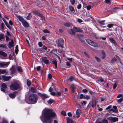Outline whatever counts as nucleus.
Listing matches in <instances>:
<instances>
[{"label": "nucleus", "mask_w": 123, "mask_h": 123, "mask_svg": "<svg viewBox=\"0 0 123 123\" xmlns=\"http://www.w3.org/2000/svg\"><path fill=\"white\" fill-rule=\"evenodd\" d=\"M55 116V113L52 110L45 109L43 111L40 118L43 123H52L51 117H54Z\"/></svg>", "instance_id": "obj_1"}, {"label": "nucleus", "mask_w": 123, "mask_h": 123, "mask_svg": "<svg viewBox=\"0 0 123 123\" xmlns=\"http://www.w3.org/2000/svg\"><path fill=\"white\" fill-rule=\"evenodd\" d=\"M21 87L20 82L18 80H14L10 86V89L15 91L19 89Z\"/></svg>", "instance_id": "obj_2"}, {"label": "nucleus", "mask_w": 123, "mask_h": 123, "mask_svg": "<svg viewBox=\"0 0 123 123\" xmlns=\"http://www.w3.org/2000/svg\"><path fill=\"white\" fill-rule=\"evenodd\" d=\"M29 101L32 102V104H35L37 102V95L34 94H32L30 95L29 97Z\"/></svg>", "instance_id": "obj_3"}, {"label": "nucleus", "mask_w": 123, "mask_h": 123, "mask_svg": "<svg viewBox=\"0 0 123 123\" xmlns=\"http://www.w3.org/2000/svg\"><path fill=\"white\" fill-rule=\"evenodd\" d=\"M17 18L21 22L23 25L25 27H29V24L22 17L20 16H17Z\"/></svg>", "instance_id": "obj_4"}, {"label": "nucleus", "mask_w": 123, "mask_h": 123, "mask_svg": "<svg viewBox=\"0 0 123 123\" xmlns=\"http://www.w3.org/2000/svg\"><path fill=\"white\" fill-rule=\"evenodd\" d=\"M38 94L39 96L44 101L46 98H49V95L47 94L43 93H38Z\"/></svg>", "instance_id": "obj_5"}, {"label": "nucleus", "mask_w": 123, "mask_h": 123, "mask_svg": "<svg viewBox=\"0 0 123 123\" xmlns=\"http://www.w3.org/2000/svg\"><path fill=\"white\" fill-rule=\"evenodd\" d=\"M86 42L87 43L90 45L93 46L95 47H98V45L95 42L91 41L90 40H86Z\"/></svg>", "instance_id": "obj_6"}, {"label": "nucleus", "mask_w": 123, "mask_h": 123, "mask_svg": "<svg viewBox=\"0 0 123 123\" xmlns=\"http://www.w3.org/2000/svg\"><path fill=\"white\" fill-rule=\"evenodd\" d=\"M10 64V62H1L0 63V67L2 68L7 67Z\"/></svg>", "instance_id": "obj_7"}, {"label": "nucleus", "mask_w": 123, "mask_h": 123, "mask_svg": "<svg viewBox=\"0 0 123 123\" xmlns=\"http://www.w3.org/2000/svg\"><path fill=\"white\" fill-rule=\"evenodd\" d=\"M108 119L113 122H115L118 120L117 118L112 117H108Z\"/></svg>", "instance_id": "obj_8"}, {"label": "nucleus", "mask_w": 123, "mask_h": 123, "mask_svg": "<svg viewBox=\"0 0 123 123\" xmlns=\"http://www.w3.org/2000/svg\"><path fill=\"white\" fill-rule=\"evenodd\" d=\"M41 59L42 61L45 64H47L49 63V61L46 57H42Z\"/></svg>", "instance_id": "obj_9"}, {"label": "nucleus", "mask_w": 123, "mask_h": 123, "mask_svg": "<svg viewBox=\"0 0 123 123\" xmlns=\"http://www.w3.org/2000/svg\"><path fill=\"white\" fill-rule=\"evenodd\" d=\"M2 87L1 88V90L3 92H5V90L4 89H6L7 88V85L5 83H3L2 85Z\"/></svg>", "instance_id": "obj_10"}, {"label": "nucleus", "mask_w": 123, "mask_h": 123, "mask_svg": "<svg viewBox=\"0 0 123 123\" xmlns=\"http://www.w3.org/2000/svg\"><path fill=\"white\" fill-rule=\"evenodd\" d=\"M15 66L14 65L12 66L10 69L11 71V73L12 74H14L16 71Z\"/></svg>", "instance_id": "obj_11"}, {"label": "nucleus", "mask_w": 123, "mask_h": 123, "mask_svg": "<svg viewBox=\"0 0 123 123\" xmlns=\"http://www.w3.org/2000/svg\"><path fill=\"white\" fill-rule=\"evenodd\" d=\"M64 41L63 39H62L61 41H60L58 45V47H61L63 48L64 44Z\"/></svg>", "instance_id": "obj_12"}, {"label": "nucleus", "mask_w": 123, "mask_h": 123, "mask_svg": "<svg viewBox=\"0 0 123 123\" xmlns=\"http://www.w3.org/2000/svg\"><path fill=\"white\" fill-rule=\"evenodd\" d=\"M0 55L3 56L4 57L2 58L3 59H6V58L7 55V54L6 53L4 52L0 51Z\"/></svg>", "instance_id": "obj_13"}, {"label": "nucleus", "mask_w": 123, "mask_h": 123, "mask_svg": "<svg viewBox=\"0 0 123 123\" xmlns=\"http://www.w3.org/2000/svg\"><path fill=\"white\" fill-rule=\"evenodd\" d=\"M17 93L16 92H13L12 93H10L9 94V96L12 98H15L16 94Z\"/></svg>", "instance_id": "obj_14"}, {"label": "nucleus", "mask_w": 123, "mask_h": 123, "mask_svg": "<svg viewBox=\"0 0 123 123\" xmlns=\"http://www.w3.org/2000/svg\"><path fill=\"white\" fill-rule=\"evenodd\" d=\"M8 45L9 48L10 49H11V47L14 46V42L12 39L11 41L9 42Z\"/></svg>", "instance_id": "obj_15"}, {"label": "nucleus", "mask_w": 123, "mask_h": 123, "mask_svg": "<svg viewBox=\"0 0 123 123\" xmlns=\"http://www.w3.org/2000/svg\"><path fill=\"white\" fill-rule=\"evenodd\" d=\"M73 29L74 31L76 32H83V31L82 30L80 29L79 28L76 27H74Z\"/></svg>", "instance_id": "obj_16"}, {"label": "nucleus", "mask_w": 123, "mask_h": 123, "mask_svg": "<svg viewBox=\"0 0 123 123\" xmlns=\"http://www.w3.org/2000/svg\"><path fill=\"white\" fill-rule=\"evenodd\" d=\"M33 13L34 14H35L36 15H38L39 16H40L43 19L44 18V17L41 14H40L36 11H33Z\"/></svg>", "instance_id": "obj_17"}, {"label": "nucleus", "mask_w": 123, "mask_h": 123, "mask_svg": "<svg viewBox=\"0 0 123 123\" xmlns=\"http://www.w3.org/2000/svg\"><path fill=\"white\" fill-rule=\"evenodd\" d=\"M11 77L10 76H2V79L5 81H7L10 80Z\"/></svg>", "instance_id": "obj_18"}, {"label": "nucleus", "mask_w": 123, "mask_h": 123, "mask_svg": "<svg viewBox=\"0 0 123 123\" xmlns=\"http://www.w3.org/2000/svg\"><path fill=\"white\" fill-rule=\"evenodd\" d=\"M117 107L116 106H113L112 107L110 110V111H113L115 112H117L118 111L117 110Z\"/></svg>", "instance_id": "obj_19"}, {"label": "nucleus", "mask_w": 123, "mask_h": 123, "mask_svg": "<svg viewBox=\"0 0 123 123\" xmlns=\"http://www.w3.org/2000/svg\"><path fill=\"white\" fill-rule=\"evenodd\" d=\"M80 109H77L76 111V117L78 118L80 116Z\"/></svg>", "instance_id": "obj_20"}, {"label": "nucleus", "mask_w": 123, "mask_h": 123, "mask_svg": "<svg viewBox=\"0 0 123 123\" xmlns=\"http://www.w3.org/2000/svg\"><path fill=\"white\" fill-rule=\"evenodd\" d=\"M68 32L70 34L72 35H74L75 33V32L72 29L68 30Z\"/></svg>", "instance_id": "obj_21"}, {"label": "nucleus", "mask_w": 123, "mask_h": 123, "mask_svg": "<svg viewBox=\"0 0 123 123\" xmlns=\"http://www.w3.org/2000/svg\"><path fill=\"white\" fill-rule=\"evenodd\" d=\"M71 87L72 89V92L73 93H74L75 92L76 89L75 87V85L74 84L72 85L71 86Z\"/></svg>", "instance_id": "obj_22"}, {"label": "nucleus", "mask_w": 123, "mask_h": 123, "mask_svg": "<svg viewBox=\"0 0 123 123\" xmlns=\"http://www.w3.org/2000/svg\"><path fill=\"white\" fill-rule=\"evenodd\" d=\"M57 60L53 61L52 63L55 65V67L56 68H57Z\"/></svg>", "instance_id": "obj_23"}, {"label": "nucleus", "mask_w": 123, "mask_h": 123, "mask_svg": "<svg viewBox=\"0 0 123 123\" xmlns=\"http://www.w3.org/2000/svg\"><path fill=\"white\" fill-rule=\"evenodd\" d=\"M55 102V101L53 99H50L49 100L48 102L49 104L50 105Z\"/></svg>", "instance_id": "obj_24"}, {"label": "nucleus", "mask_w": 123, "mask_h": 123, "mask_svg": "<svg viewBox=\"0 0 123 123\" xmlns=\"http://www.w3.org/2000/svg\"><path fill=\"white\" fill-rule=\"evenodd\" d=\"M31 91L33 93H35L37 91L36 89L33 87H31Z\"/></svg>", "instance_id": "obj_25"}, {"label": "nucleus", "mask_w": 123, "mask_h": 123, "mask_svg": "<svg viewBox=\"0 0 123 123\" xmlns=\"http://www.w3.org/2000/svg\"><path fill=\"white\" fill-rule=\"evenodd\" d=\"M109 39L110 41L113 44H115L116 43L115 41L113 38H109Z\"/></svg>", "instance_id": "obj_26"}, {"label": "nucleus", "mask_w": 123, "mask_h": 123, "mask_svg": "<svg viewBox=\"0 0 123 123\" xmlns=\"http://www.w3.org/2000/svg\"><path fill=\"white\" fill-rule=\"evenodd\" d=\"M15 53L16 54H17L19 51L18 49V45H17L15 47Z\"/></svg>", "instance_id": "obj_27"}, {"label": "nucleus", "mask_w": 123, "mask_h": 123, "mask_svg": "<svg viewBox=\"0 0 123 123\" xmlns=\"http://www.w3.org/2000/svg\"><path fill=\"white\" fill-rule=\"evenodd\" d=\"M117 60V59L115 57L113 58L111 60V62L113 63L115 62Z\"/></svg>", "instance_id": "obj_28"}, {"label": "nucleus", "mask_w": 123, "mask_h": 123, "mask_svg": "<svg viewBox=\"0 0 123 123\" xmlns=\"http://www.w3.org/2000/svg\"><path fill=\"white\" fill-rule=\"evenodd\" d=\"M67 123H74L73 122L72 120L70 119L69 118H67Z\"/></svg>", "instance_id": "obj_29"}, {"label": "nucleus", "mask_w": 123, "mask_h": 123, "mask_svg": "<svg viewBox=\"0 0 123 123\" xmlns=\"http://www.w3.org/2000/svg\"><path fill=\"white\" fill-rule=\"evenodd\" d=\"M70 10L72 12L74 11L75 10L74 7L72 6H69Z\"/></svg>", "instance_id": "obj_30"}, {"label": "nucleus", "mask_w": 123, "mask_h": 123, "mask_svg": "<svg viewBox=\"0 0 123 123\" xmlns=\"http://www.w3.org/2000/svg\"><path fill=\"white\" fill-rule=\"evenodd\" d=\"M4 35L3 34H0V41H2V39H4Z\"/></svg>", "instance_id": "obj_31"}, {"label": "nucleus", "mask_w": 123, "mask_h": 123, "mask_svg": "<svg viewBox=\"0 0 123 123\" xmlns=\"http://www.w3.org/2000/svg\"><path fill=\"white\" fill-rule=\"evenodd\" d=\"M18 71L19 72H23V70L22 68L20 66H18L17 68Z\"/></svg>", "instance_id": "obj_32"}, {"label": "nucleus", "mask_w": 123, "mask_h": 123, "mask_svg": "<svg viewBox=\"0 0 123 123\" xmlns=\"http://www.w3.org/2000/svg\"><path fill=\"white\" fill-rule=\"evenodd\" d=\"M104 2L106 3L109 4H110L111 3L110 0H105Z\"/></svg>", "instance_id": "obj_33"}, {"label": "nucleus", "mask_w": 123, "mask_h": 123, "mask_svg": "<svg viewBox=\"0 0 123 123\" xmlns=\"http://www.w3.org/2000/svg\"><path fill=\"white\" fill-rule=\"evenodd\" d=\"M6 73V70L2 69L0 70V74H4Z\"/></svg>", "instance_id": "obj_34"}, {"label": "nucleus", "mask_w": 123, "mask_h": 123, "mask_svg": "<svg viewBox=\"0 0 123 123\" xmlns=\"http://www.w3.org/2000/svg\"><path fill=\"white\" fill-rule=\"evenodd\" d=\"M31 17V13H29L28 15L26 17V19L28 20H30V18Z\"/></svg>", "instance_id": "obj_35"}, {"label": "nucleus", "mask_w": 123, "mask_h": 123, "mask_svg": "<svg viewBox=\"0 0 123 123\" xmlns=\"http://www.w3.org/2000/svg\"><path fill=\"white\" fill-rule=\"evenodd\" d=\"M56 94L57 96H61V92L58 91L56 92Z\"/></svg>", "instance_id": "obj_36"}, {"label": "nucleus", "mask_w": 123, "mask_h": 123, "mask_svg": "<svg viewBox=\"0 0 123 123\" xmlns=\"http://www.w3.org/2000/svg\"><path fill=\"white\" fill-rule=\"evenodd\" d=\"M96 104L94 101H92V107H94L96 106Z\"/></svg>", "instance_id": "obj_37"}, {"label": "nucleus", "mask_w": 123, "mask_h": 123, "mask_svg": "<svg viewBox=\"0 0 123 123\" xmlns=\"http://www.w3.org/2000/svg\"><path fill=\"white\" fill-rule=\"evenodd\" d=\"M74 80V77L72 76H70L68 79V80H69L70 81H73Z\"/></svg>", "instance_id": "obj_38"}, {"label": "nucleus", "mask_w": 123, "mask_h": 123, "mask_svg": "<svg viewBox=\"0 0 123 123\" xmlns=\"http://www.w3.org/2000/svg\"><path fill=\"white\" fill-rule=\"evenodd\" d=\"M64 24L65 26H66L69 27L70 26V24L68 23H64Z\"/></svg>", "instance_id": "obj_39"}, {"label": "nucleus", "mask_w": 123, "mask_h": 123, "mask_svg": "<svg viewBox=\"0 0 123 123\" xmlns=\"http://www.w3.org/2000/svg\"><path fill=\"white\" fill-rule=\"evenodd\" d=\"M113 25L112 24H108L107 26V27L109 28H111L113 27Z\"/></svg>", "instance_id": "obj_40"}, {"label": "nucleus", "mask_w": 123, "mask_h": 123, "mask_svg": "<svg viewBox=\"0 0 123 123\" xmlns=\"http://www.w3.org/2000/svg\"><path fill=\"white\" fill-rule=\"evenodd\" d=\"M105 21V20H102L101 21H99V23L102 25H104V22Z\"/></svg>", "instance_id": "obj_41"}, {"label": "nucleus", "mask_w": 123, "mask_h": 123, "mask_svg": "<svg viewBox=\"0 0 123 123\" xmlns=\"http://www.w3.org/2000/svg\"><path fill=\"white\" fill-rule=\"evenodd\" d=\"M61 114L64 116H66V112L64 111H62L61 112Z\"/></svg>", "instance_id": "obj_42"}, {"label": "nucleus", "mask_w": 123, "mask_h": 123, "mask_svg": "<svg viewBox=\"0 0 123 123\" xmlns=\"http://www.w3.org/2000/svg\"><path fill=\"white\" fill-rule=\"evenodd\" d=\"M6 45L0 44V47L2 48H6Z\"/></svg>", "instance_id": "obj_43"}, {"label": "nucleus", "mask_w": 123, "mask_h": 123, "mask_svg": "<svg viewBox=\"0 0 123 123\" xmlns=\"http://www.w3.org/2000/svg\"><path fill=\"white\" fill-rule=\"evenodd\" d=\"M90 98V96L88 95H86V96H84V98L85 99H86L88 100Z\"/></svg>", "instance_id": "obj_44"}, {"label": "nucleus", "mask_w": 123, "mask_h": 123, "mask_svg": "<svg viewBox=\"0 0 123 123\" xmlns=\"http://www.w3.org/2000/svg\"><path fill=\"white\" fill-rule=\"evenodd\" d=\"M117 82H115L114 84L113 85V88L114 89H115L117 87Z\"/></svg>", "instance_id": "obj_45"}, {"label": "nucleus", "mask_w": 123, "mask_h": 123, "mask_svg": "<svg viewBox=\"0 0 123 123\" xmlns=\"http://www.w3.org/2000/svg\"><path fill=\"white\" fill-rule=\"evenodd\" d=\"M86 8L87 10H90L91 8V6L90 5H89L88 6H87L86 7Z\"/></svg>", "instance_id": "obj_46"}, {"label": "nucleus", "mask_w": 123, "mask_h": 123, "mask_svg": "<svg viewBox=\"0 0 123 123\" xmlns=\"http://www.w3.org/2000/svg\"><path fill=\"white\" fill-rule=\"evenodd\" d=\"M27 84L28 86H30L31 82L29 81H27Z\"/></svg>", "instance_id": "obj_47"}, {"label": "nucleus", "mask_w": 123, "mask_h": 123, "mask_svg": "<svg viewBox=\"0 0 123 123\" xmlns=\"http://www.w3.org/2000/svg\"><path fill=\"white\" fill-rule=\"evenodd\" d=\"M38 45L39 47H41L42 46L43 44L41 42H39L38 43Z\"/></svg>", "instance_id": "obj_48"}, {"label": "nucleus", "mask_w": 123, "mask_h": 123, "mask_svg": "<svg viewBox=\"0 0 123 123\" xmlns=\"http://www.w3.org/2000/svg\"><path fill=\"white\" fill-rule=\"evenodd\" d=\"M123 98H121L119 99L118 100H117V102L118 103H120L122 102V101H123Z\"/></svg>", "instance_id": "obj_49"}, {"label": "nucleus", "mask_w": 123, "mask_h": 123, "mask_svg": "<svg viewBox=\"0 0 123 123\" xmlns=\"http://www.w3.org/2000/svg\"><path fill=\"white\" fill-rule=\"evenodd\" d=\"M55 55L58 58L59 60L61 62V58L60 56L58 54H55Z\"/></svg>", "instance_id": "obj_50"}, {"label": "nucleus", "mask_w": 123, "mask_h": 123, "mask_svg": "<svg viewBox=\"0 0 123 123\" xmlns=\"http://www.w3.org/2000/svg\"><path fill=\"white\" fill-rule=\"evenodd\" d=\"M123 97V95L121 94H119L117 96V98H118L120 97Z\"/></svg>", "instance_id": "obj_51"}, {"label": "nucleus", "mask_w": 123, "mask_h": 123, "mask_svg": "<svg viewBox=\"0 0 123 123\" xmlns=\"http://www.w3.org/2000/svg\"><path fill=\"white\" fill-rule=\"evenodd\" d=\"M70 1L71 4L72 5L74 4L75 3V0H70Z\"/></svg>", "instance_id": "obj_52"}, {"label": "nucleus", "mask_w": 123, "mask_h": 123, "mask_svg": "<svg viewBox=\"0 0 123 123\" xmlns=\"http://www.w3.org/2000/svg\"><path fill=\"white\" fill-rule=\"evenodd\" d=\"M5 25H6V26L9 29H11V27L7 23H6L5 24Z\"/></svg>", "instance_id": "obj_53"}, {"label": "nucleus", "mask_w": 123, "mask_h": 123, "mask_svg": "<svg viewBox=\"0 0 123 123\" xmlns=\"http://www.w3.org/2000/svg\"><path fill=\"white\" fill-rule=\"evenodd\" d=\"M43 31L45 33H49L50 32L47 29L44 30Z\"/></svg>", "instance_id": "obj_54"}, {"label": "nucleus", "mask_w": 123, "mask_h": 123, "mask_svg": "<svg viewBox=\"0 0 123 123\" xmlns=\"http://www.w3.org/2000/svg\"><path fill=\"white\" fill-rule=\"evenodd\" d=\"M37 70L38 71H39L41 69V67L40 66H38L37 68Z\"/></svg>", "instance_id": "obj_55"}, {"label": "nucleus", "mask_w": 123, "mask_h": 123, "mask_svg": "<svg viewBox=\"0 0 123 123\" xmlns=\"http://www.w3.org/2000/svg\"><path fill=\"white\" fill-rule=\"evenodd\" d=\"M102 122L103 123H108V121L106 119H103L102 120Z\"/></svg>", "instance_id": "obj_56"}, {"label": "nucleus", "mask_w": 123, "mask_h": 123, "mask_svg": "<svg viewBox=\"0 0 123 123\" xmlns=\"http://www.w3.org/2000/svg\"><path fill=\"white\" fill-rule=\"evenodd\" d=\"M48 78L49 79H51L52 78V76L51 74H49L48 75Z\"/></svg>", "instance_id": "obj_57"}, {"label": "nucleus", "mask_w": 123, "mask_h": 123, "mask_svg": "<svg viewBox=\"0 0 123 123\" xmlns=\"http://www.w3.org/2000/svg\"><path fill=\"white\" fill-rule=\"evenodd\" d=\"M66 65L70 67V64L69 62H66Z\"/></svg>", "instance_id": "obj_58"}, {"label": "nucleus", "mask_w": 123, "mask_h": 123, "mask_svg": "<svg viewBox=\"0 0 123 123\" xmlns=\"http://www.w3.org/2000/svg\"><path fill=\"white\" fill-rule=\"evenodd\" d=\"M112 106L111 105H110L106 108V110H107L109 109H111L112 108Z\"/></svg>", "instance_id": "obj_59"}, {"label": "nucleus", "mask_w": 123, "mask_h": 123, "mask_svg": "<svg viewBox=\"0 0 123 123\" xmlns=\"http://www.w3.org/2000/svg\"><path fill=\"white\" fill-rule=\"evenodd\" d=\"M95 58L96 59V60L98 62H100V59H99V58H98V57H95Z\"/></svg>", "instance_id": "obj_60"}, {"label": "nucleus", "mask_w": 123, "mask_h": 123, "mask_svg": "<svg viewBox=\"0 0 123 123\" xmlns=\"http://www.w3.org/2000/svg\"><path fill=\"white\" fill-rule=\"evenodd\" d=\"M50 94L52 95L53 96H55L56 95V92H51L50 93Z\"/></svg>", "instance_id": "obj_61"}, {"label": "nucleus", "mask_w": 123, "mask_h": 123, "mask_svg": "<svg viewBox=\"0 0 123 123\" xmlns=\"http://www.w3.org/2000/svg\"><path fill=\"white\" fill-rule=\"evenodd\" d=\"M6 39L7 41H9L10 40V38L9 37L7 36L6 35Z\"/></svg>", "instance_id": "obj_62"}, {"label": "nucleus", "mask_w": 123, "mask_h": 123, "mask_svg": "<svg viewBox=\"0 0 123 123\" xmlns=\"http://www.w3.org/2000/svg\"><path fill=\"white\" fill-rule=\"evenodd\" d=\"M77 8L78 9H80L81 8V5L80 4H79L77 6Z\"/></svg>", "instance_id": "obj_63"}, {"label": "nucleus", "mask_w": 123, "mask_h": 123, "mask_svg": "<svg viewBox=\"0 0 123 123\" xmlns=\"http://www.w3.org/2000/svg\"><path fill=\"white\" fill-rule=\"evenodd\" d=\"M7 122L4 119H3L2 123H7Z\"/></svg>", "instance_id": "obj_64"}]
</instances>
